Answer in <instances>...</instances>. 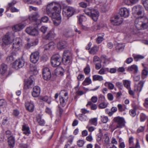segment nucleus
I'll return each mask as SVG.
<instances>
[{"label": "nucleus", "instance_id": "obj_1", "mask_svg": "<svg viewBox=\"0 0 148 148\" xmlns=\"http://www.w3.org/2000/svg\"><path fill=\"white\" fill-rule=\"evenodd\" d=\"M61 10L60 5L56 2H52L47 5L46 10L47 14L52 18L54 24L59 25L61 22L60 15Z\"/></svg>", "mask_w": 148, "mask_h": 148}, {"label": "nucleus", "instance_id": "obj_2", "mask_svg": "<svg viewBox=\"0 0 148 148\" xmlns=\"http://www.w3.org/2000/svg\"><path fill=\"white\" fill-rule=\"evenodd\" d=\"M135 24L138 29H146L148 27V19L143 16L137 17L135 20Z\"/></svg>", "mask_w": 148, "mask_h": 148}, {"label": "nucleus", "instance_id": "obj_3", "mask_svg": "<svg viewBox=\"0 0 148 148\" xmlns=\"http://www.w3.org/2000/svg\"><path fill=\"white\" fill-rule=\"evenodd\" d=\"M84 11L86 15L90 16L94 21H96L98 19L99 14L97 10L87 8L85 9Z\"/></svg>", "mask_w": 148, "mask_h": 148}, {"label": "nucleus", "instance_id": "obj_4", "mask_svg": "<svg viewBox=\"0 0 148 148\" xmlns=\"http://www.w3.org/2000/svg\"><path fill=\"white\" fill-rule=\"evenodd\" d=\"M60 105L64 107L66 104L69 98L68 93L65 90L61 91L60 93Z\"/></svg>", "mask_w": 148, "mask_h": 148}, {"label": "nucleus", "instance_id": "obj_5", "mask_svg": "<svg viewBox=\"0 0 148 148\" xmlns=\"http://www.w3.org/2000/svg\"><path fill=\"white\" fill-rule=\"evenodd\" d=\"M62 61V57L58 54L53 55L51 58V63L55 67L59 66Z\"/></svg>", "mask_w": 148, "mask_h": 148}, {"label": "nucleus", "instance_id": "obj_6", "mask_svg": "<svg viewBox=\"0 0 148 148\" xmlns=\"http://www.w3.org/2000/svg\"><path fill=\"white\" fill-rule=\"evenodd\" d=\"M132 13L135 16L136 15L139 16L142 15L143 16L144 14L143 8V7L139 5L135 6L132 8Z\"/></svg>", "mask_w": 148, "mask_h": 148}, {"label": "nucleus", "instance_id": "obj_7", "mask_svg": "<svg viewBox=\"0 0 148 148\" xmlns=\"http://www.w3.org/2000/svg\"><path fill=\"white\" fill-rule=\"evenodd\" d=\"M114 122L117 123L116 128H121L125 125V121L124 119L119 116L114 118L113 119Z\"/></svg>", "mask_w": 148, "mask_h": 148}, {"label": "nucleus", "instance_id": "obj_8", "mask_svg": "<svg viewBox=\"0 0 148 148\" xmlns=\"http://www.w3.org/2000/svg\"><path fill=\"white\" fill-rule=\"evenodd\" d=\"M42 74L44 79L46 80H49L51 77L50 70L47 67L44 68L42 70Z\"/></svg>", "mask_w": 148, "mask_h": 148}, {"label": "nucleus", "instance_id": "obj_9", "mask_svg": "<svg viewBox=\"0 0 148 148\" xmlns=\"http://www.w3.org/2000/svg\"><path fill=\"white\" fill-rule=\"evenodd\" d=\"M24 64V60L21 59L16 60L13 64L12 67L15 69H17L22 68Z\"/></svg>", "mask_w": 148, "mask_h": 148}, {"label": "nucleus", "instance_id": "obj_10", "mask_svg": "<svg viewBox=\"0 0 148 148\" xmlns=\"http://www.w3.org/2000/svg\"><path fill=\"white\" fill-rule=\"evenodd\" d=\"M39 53L38 51L32 53L30 58L31 62L33 63H36L39 60Z\"/></svg>", "mask_w": 148, "mask_h": 148}, {"label": "nucleus", "instance_id": "obj_11", "mask_svg": "<svg viewBox=\"0 0 148 148\" xmlns=\"http://www.w3.org/2000/svg\"><path fill=\"white\" fill-rule=\"evenodd\" d=\"M40 16V14L37 12L33 13L28 17V18L30 21L31 22H36L38 24L39 22V18Z\"/></svg>", "mask_w": 148, "mask_h": 148}, {"label": "nucleus", "instance_id": "obj_12", "mask_svg": "<svg viewBox=\"0 0 148 148\" xmlns=\"http://www.w3.org/2000/svg\"><path fill=\"white\" fill-rule=\"evenodd\" d=\"M25 30L28 34L32 36H36L38 34V31L33 27H27Z\"/></svg>", "mask_w": 148, "mask_h": 148}, {"label": "nucleus", "instance_id": "obj_13", "mask_svg": "<svg viewBox=\"0 0 148 148\" xmlns=\"http://www.w3.org/2000/svg\"><path fill=\"white\" fill-rule=\"evenodd\" d=\"M111 22L114 25H119L122 23L123 18L120 16H115L113 19L111 20Z\"/></svg>", "mask_w": 148, "mask_h": 148}, {"label": "nucleus", "instance_id": "obj_14", "mask_svg": "<svg viewBox=\"0 0 148 148\" xmlns=\"http://www.w3.org/2000/svg\"><path fill=\"white\" fill-rule=\"evenodd\" d=\"M119 13L121 16L127 17L129 15V10L125 8H122L120 9Z\"/></svg>", "mask_w": 148, "mask_h": 148}, {"label": "nucleus", "instance_id": "obj_15", "mask_svg": "<svg viewBox=\"0 0 148 148\" xmlns=\"http://www.w3.org/2000/svg\"><path fill=\"white\" fill-rule=\"evenodd\" d=\"M40 92V88L38 86H36L33 88L32 94L33 97H37L39 96Z\"/></svg>", "mask_w": 148, "mask_h": 148}, {"label": "nucleus", "instance_id": "obj_16", "mask_svg": "<svg viewBox=\"0 0 148 148\" xmlns=\"http://www.w3.org/2000/svg\"><path fill=\"white\" fill-rule=\"evenodd\" d=\"M25 107L27 110L30 112H33L34 109V103L31 102H27L25 103Z\"/></svg>", "mask_w": 148, "mask_h": 148}, {"label": "nucleus", "instance_id": "obj_17", "mask_svg": "<svg viewBox=\"0 0 148 148\" xmlns=\"http://www.w3.org/2000/svg\"><path fill=\"white\" fill-rule=\"evenodd\" d=\"M3 44L8 45L11 44L12 42V40L10 38L8 34H6L4 36L2 39Z\"/></svg>", "mask_w": 148, "mask_h": 148}, {"label": "nucleus", "instance_id": "obj_18", "mask_svg": "<svg viewBox=\"0 0 148 148\" xmlns=\"http://www.w3.org/2000/svg\"><path fill=\"white\" fill-rule=\"evenodd\" d=\"M25 25L23 23H19L14 26L12 27V29L14 32L19 31L24 28Z\"/></svg>", "mask_w": 148, "mask_h": 148}, {"label": "nucleus", "instance_id": "obj_19", "mask_svg": "<svg viewBox=\"0 0 148 148\" xmlns=\"http://www.w3.org/2000/svg\"><path fill=\"white\" fill-rule=\"evenodd\" d=\"M34 81L32 79H28L25 81L24 88L25 89H29L32 87L33 85Z\"/></svg>", "mask_w": 148, "mask_h": 148}, {"label": "nucleus", "instance_id": "obj_20", "mask_svg": "<svg viewBox=\"0 0 148 148\" xmlns=\"http://www.w3.org/2000/svg\"><path fill=\"white\" fill-rule=\"evenodd\" d=\"M66 42L64 40H60L57 43V47L58 49H62L65 48L67 47Z\"/></svg>", "mask_w": 148, "mask_h": 148}, {"label": "nucleus", "instance_id": "obj_21", "mask_svg": "<svg viewBox=\"0 0 148 148\" xmlns=\"http://www.w3.org/2000/svg\"><path fill=\"white\" fill-rule=\"evenodd\" d=\"M22 130L23 134L27 136L31 133V131L28 125L25 124L22 125Z\"/></svg>", "mask_w": 148, "mask_h": 148}, {"label": "nucleus", "instance_id": "obj_22", "mask_svg": "<svg viewBox=\"0 0 148 148\" xmlns=\"http://www.w3.org/2000/svg\"><path fill=\"white\" fill-rule=\"evenodd\" d=\"M64 70L62 68H58L56 69L54 72L55 74L57 76H62L64 75Z\"/></svg>", "mask_w": 148, "mask_h": 148}, {"label": "nucleus", "instance_id": "obj_23", "mask_svg": "<svg viewBox=\"0 0 148 148\" xmlns=\"http://www.w3.org/2000/svg\"><path fill=\"white\" fill-rule=\"evenodd\" d=\"M38 43L37 41L34 40H30L25 45L26 47L29 49L32 46L36 45Z\"/></svg>", "mask_w": 148, "mask_h": 148}, {"label": "nucleus", "instance_id": "obj_24", "mask_svg": "<svg viewBox=\"0 0 148 148\" xmlns=\"http://www.w3.org/2000/svg\"><path fill=\"white\" fill-rule=\"evenodd\" d=\"M8 143L9 146L10 148H13L14 146L15 140L14 138L10 136L8 138Z\"/></svg>", "mask_w": 148, "mask_h": 148}, {"label": "nucleus", "instance_id": "obj_25", "mask_svg": "<svg viewBox=\"0 0 148 148\" xmlns=\"http://www.w3.org/2000/svg\"><path fill=\"white\" fill-rule=\"evenodd\" d=\"M8 67L6 65L2 64L0 66V73L3 75L5 74L7 71Z\"/></svg>", "mask_w": 148, "mask_h": 148}, {"label": "nucleus", "instance_id": "obj_26", "mask_svg": "<svg viewBox=\"0 0 148 148\" xmlns=\"http://www.w3.org/2000/svg\"><path fill=\"white\" fill-rule=\"evenodd\" d=\"M66 14L68 16H71L73 15L75 10L74 8L69 7L66 8Z\"/></svg>", "mask_w": 148, "mask_h": 148}, {"label": "nucleus", "instance_id": "obj_27", "mask_svg": "<svg viewBox=\"0 0 148 148\" xmlns=\"http://www.w3.org/2000/svg\"><path fill=\"white\" fill-rule=\"evenodd\" d=\"M127 70L136 73H137L138 71V67L137 65L134 64L129 66L127 68Z\"/></svg>", "mask_w": 148, "mask_h": 148}, {"label": "nucleus", "instance_id": "obj_28", "mask_svg": "<svg viewBox=\"0 0 148 148\" xmlns=\"http://www.w3.org/2000/svg\"><path fill=\"white\" fill-rule=\"evenodd\" d=\"M62 60L64 64L65 65L69 64L71 60V57L69 56H63L62 58Z\"/></svg>", "mask_w": 148, "mask_h": 148}, {"label": "nucleus", "instance_id": "obj_29", "mask_svg": "<svg viewBox=\"0 0 148 148\" xmlns=\"http://www.w3.org/2000/svg\"><path fill=\"white\" fill-rule=\"evenodd\" d=\"M104 35L103 33L98 34V37L96 39V42L97 43L100 44L103 40Z\"/></svg>", "mask_w": 148, "mask_h": 148}, {"label": "nucleus", "instance_id": "obj_30", "mask_svg": "<svg viewBox=\"0 0 148 148\" xmlns=\"http://www.w3.org/2000/svg\"><path fill=\"white\" fill-rule=\"evenodd\" d=\"M125 46L124 44L118 43L116 47L117 51L118 52L123 51L124 48Z\"/></svg>", "mask_w": 148, "mask_h": 148}, {"label": "nucleus", "instance_id": "obj_31", "mask_svg": "<svg viewBox=\"0 0 148 148\" xmlns=\"http://www.w3.org/2000/svg\"><path fill=\"white\" fill-rule=\"evenodd\" d=\"M123 83L124 86L127 89L130 88L131 82L128 80L125 79L123 80Z\"/></svg>", "mask_w": 148, "mask_h": 148}, {"label": "nucleus", "instance_id": "obj_32", "mask_svg": "<svg viewBox=\"0 0 148 148\" xmlns=\"http://www.w3.org/2000/svg\"><path fill=\"white\" fill-rule=\"evenodd\" d=\"M16 53L15 52H13L10 55L8 56L7 60L8 62H12L16 58Z\"/></svg>", "mask_w": 148, "mask_h": 148}, {"label": "nucleus", "instance_id": "obj_33", "mask_svg": "<svg viewBox=\"0 0 148 148\" xmlns=\"http://www.w3.org/2000/svg\"><path fill=\"white\" fill-rule=\"evenodd\" d=\"M55 45V44L53 42H51L46 45L45 50L53 49L54 48Z\"/></svg>", "mask_w": 148, "mask_h": 148}, {"label": "nucleus", "instance_id": "obj_34", "mask_svg": "<svg viewBox=\"0 0 148 148\" xmlns=\"http://www.w3.org/2000/svg\"><path fill=\"white\" fill-rule=\"evenodd\" d=\"M106 112L110 116H112L113 113L116 112L117 110V108L116 107H113L111 109V111H108V109L106 110Z\"/></svg>", "mask_w": 148, "mask_h": 148}, {"label": "nucleus", "instance_id": "obj_35", "mask_svg": "<svg viewBox=\"0 0 148 148\" xmlns=\"http://www.w3.org/2000/svg\"><path fill=\"white\" fill-rule=\"evenodd\" d=\"M99 49L98 47L97 46H94L90 49L89 51V52L90 54L94 55L98 51Z\"/></svg>", "mask_w": 148, "mask_h": 148}, {"label": "nucleus", "instance_id": "obj_36", "mask_svg": "<svg viewBox=\"0 0 148 148\" xmlns=\"http://www.w3.org/2000/svg\"><path fill=\"white\" fill-rule=\"evenodd\" d=\"M92 79L93 81H101L103 80V78L102 76L95 75L93 76Z\"/></svg>", "mask_w": 148, "mask_h": 148}, {"label": "nucleus", "instance_id": "obj_37", "mask_svg": "<svg viewBox=\"0 0 148 148\" xmlns=\"http://www.w3.org/2000/svg\"><path fill=\"white\" fill-rule=\"evenodd\" d=\"M101 8L103 12H105L108 10L109 8L108 4L106 3H101L100 4Z\"/></svg>", "mask_w": 148, "mask_h": 148}, {"label": "nucleus", "instance_id": "obj_38", "mask_svg": "<svg viewBox=\"0 0 148 148\" xmlns=\"http://www.w3.org/2000/svg\"><path fill=\"white\" fill-rule=\"evenodd\" d=\"M55 34H54L53 32H49L45 36V38L47 39L51 40V39L53 38Z\"/></svg>", "mask_w": 148, "mask_h": 148}, {"label": "nucleus", "instance_id": "obj_39", "mask_svg": "<svg viewBox=\"0 0 148 148\" xmlns=\"http://www.w3.org/2000/svg\"><path fill=\"white\" fill-rule=\"evenodd\" d=\"M91 106L90 108L92 110H96L97 108V105L96 104L92 103L90 101H89L88 102V103L86 105V106Z\"/></svg>", "mask_w": 148, "mask_h": 148}, {"label": "nucleus", "instance_id": "obj_40", "mask_svg": "<svg viewBox=\"0 0 148 148\" xmlns=\"http://www.w3.org/2000/svg\"><path fill=\"white\" fill-rule=\"evenodd\" d=\"M13 44H16V45H19L22 46V40L21 38H14L13 41Z\"/></svg>", "mask_w": 148, "mask_h": 148}, {"label": "nucleus", "instance_id": "obj_41", "mask_svg": "<svg viewBox=\"0 0 148 148\" xmlns=\"http://www.w3.org/2000/svg\"><path fill=\"white\" fill-rule=\"evenodd\" d=\"M92 83L91 79L89 77H87L85 78L82 84L84 86H86L91 84Z\"/></svg>", "mask_w": 148, "mask_h": 148}, {"label": "nucleus", "instance_id": "obj_42", "mask_svg": "<svg viewBox=\"0 0 148 148\" xmlns=\"http://www.w3.org/2000/svg\"><path fill=\"white\" fill-rule=\"evenodd\" d=\"M145 82L143 81H140L138 84L137 87V90L139 91H141L143 85L144 84Z\"/></svg>", "mask_w": 148, "mask_h": 148}, {"label": "nucleus", "instance_id": "obj_43", "mask_svg": "<svg viewBox=\"0 0 148 148\" xmlns=\"http://www.w3.org/2000/svg\"><path fill=\"white\" fill-rule=\"evenodd\" d=\"M117 107L119 111L120 112H122L123 111H125V109H126V106L125 105L123 106L121 104H118Z\"/></svg>", "mask_w": 148, "mask_h": 148}, {"label": "nucleus", "instance_id": "obj_44", "mask_svg": "<svg viewBox=\"0 0 148 148\" xmlns=\"http://www.w3.org/2000/svg\"><path fill=\"white\" fill-rule=\"evenodd\" d=\"M101 59L104 61L103 63L105 64H108L109 63V59L108 58L107 56L103 55L101 56Z\"/></svg>", "mask_w": 148, "mask_h": 148}, {"label": "nucleus", "instance_id": "obj_45", "mask_svg": "<svg viewBox=\"0 0 148 148\" xmlns=\"http://www.w3.org/2000/svg\"><path fill=\"white\" fill-rule=\"evenodd\" d=\"M49 20V18L47 16H44L42 17L41 19H39V22L38 23V25H39L42 22L44 23L47 22Z\"/></svg>", "mask_w": 148, "mask_h": 148}, {"label": "nucleus", "instance_id": "obj_46", "mask_svg": "<svg viewBox=\"0 0 148 148\" xmlns=\"http://www.w3.org/2000/svg\"><path fill=\"white\" fill-rule=\"evenodd\" d=\"M37 121L39 124L41 125H43L45 123L44 120L40 116L37 118Z\"/></svg>", "mask_w": 148, "mask_h": 148}, {"label": "nucleus", "instance_id": "obj_47", "mask_svg": "<svg viewBox=\"0 0 148 148\" xmlns=\"http://www.w3.org/2000/svg\"><path fill=\"white\" fill-rule=\"evenodd\" d=\"M79 119L80 120L82 121H86L88 120L87 116L82 114H81L79 115Z\"/></svg>", "mask_w": 148, "mask_h": 148}, {"label": "nucleus", "instance_id": "obj_48", "mask_svg": "<svg viewBox=\"0 0 148 148\" xmlns=\"http://www.w3.org/2000/svg\"><path fill=\"white\" fill-rule=\"evenodd\" d=\"M90 68L88 64H87L86 67L84 69V72L86 75L89 74L90 72Z\"/></svg>", "mask_w": 148, "mask_h": 148}, {"label": "nucleus", "instance_id": "obj_49", "mask_svg": "<svg viewBox=\"0 0 148 148\" xmlns=\"http://www.w3.org/2000/svg\"><path fill=\"white\" fill-rule=\"evenodd\" d=\"M21 47L22 46L20 45H19L13 44L12 49L14 51H18L21 49Z\"/></svg>", "mask_w": 148, "mask_h": 148}, {"label": "nucleus", "instance_id": "obj_50", "mask_svg": "<svg viewBox=\"0 0 148 148\" xmlns=\"http://www.w3.org/2000/svg\"><path fill=\"white\" fill-rule=\"evenodd\" d=\"M133 56L134 57L135 61H137L140 59H143L144 58V57L140 55H136L133 54Z\"/></svg>", "mask_w": 148, "mask_h": 148}, {"label": "nucleus", "instance_id": "obj_51", "mask_svg": "<svg viewBox=\"0 0 148 148\" xmlns=\"http://www.w3.org/2000/svg\"><path fill=\"white\" fill-rule=\"evenodd\" d=\"M148 71L147 70L146 68H145L144 69H143L142 72V78L143 79H145L146 77L148 75Z\"/></svg>", "mask_w": 148, "mask_h": 148}, {"label": "nucleus", "instance_id": "obj_52", "mask_svg": "<svg viewBox=\"0 0 148 148\" xmlns=\"http://www.w3.org/2000/svg\"><path fill=\"white\" fill-rule=\"evenodd\" d=\"M97 118H93L90 120L89 122L90 123H91L92 124L96 126L97 123Z\"/></svg>", "mask_w": 148, "mask_h": 148}, {"label": "nucleus", "instance_id": "obj_53", "mask_svg": "<svg viewBox=\"0 0 148 148\" xmlns=\"http://www.w3.org/2000/svg\"><path fill=\"white\" fill-rule=\"evenodd\" d=\"M42 99L43 101L47 102L49 104H50L51 102V99L47 96L42 97Z\"/></svg>", "mask_w": 148, "mask_h": 148}, {"label": "nucleus", "instance_id": "obj_54", "mask_svg": "<svg viewBox=\"0 0 148 148\" xmlns=\"http://www.w3.org/2000/svg\"><path fill=\"white\" fill-rule=\"evenodd\" d=\"M105 85L106 86L108 85L109 88L111 90L114 89V84L111 83L109 82H106L105 83Z\"/></svg>", "mask_w": 148, "mask_h": 148}, {"label": "nucleus", "instance_id": "obj_55", "mask_svg": "<svg viewBox=\"0 0 148 148\" xmlns=\"http://www.w3.org/2000/svg\"><path fill=\"white\" fill-rule=\"evenodd\" d=\"M123 84L121 82H117L116 84V86L119 89L121 90L123 88Z\"/></svg>", "mask_w": 148, "mask_h": 148}, {"label": "nucleus", "instance_id": "obj_56", "mask_svg": "<svg viewBox=\"0 0 148 148\" xmlns=\"http://www.w3.org/2000/svg\"><path fill=\"white\" fill-rule=\"evenodd\" d=\"M143 5L145 8L147 10H148V0H142Z\"/></svg>", "mask_w": 148, "mask_h": 148}, {"label": "nucleus", "instance_id": "obj_57", "mask_svg": "<svg viewBox=\"0 0 148 148\" xmlns=\"http://www.w3.org/2000/svg\"><path fill=\"white\" fill-rule=\"evenodd\" d=\"M23 1L28 4H33L35 2V0H23Z\"/></svg>", "mask_w": 148, "mask_h": 148}, {"label": "nucleus", "instance_id": "obj_58", "mask_svg": "<svg viewBox=\"0 0 148 148\" xmlns=\"http://www.w3.org/2000/svg\"><path fill=\"white\" fill-rule=\"evenodd\" d=\"M140 121L141 122L144 121L146 119V116L143 113H141L140 115Z\"/></svg>", "mask_w": 148, "mask_h": 148}, {"label": "nucleus", "instance_id": "obj_59", "mask_svg": "<svg viewBox=\"0 0 148 148\" xmlns=\"http://www.w3.org/2000/svg\"><path fill=\"white\" fill-rule=\"evenodd\" d=\"M107 106V104L105 102H102L99 105V107L101 108H104Z\"/></svg>", "mask_w": 148, "mask_h": 148}, {"label": "nucleus", "instance_id": "obj_60", "mask_svg": "<svg viewBox=\"0 0 148 148\" xmlns=\"http://www.w3.org/2000/svg\"><path fill=\"white\" fill-rule=\"evenodd\" d=\"M98 73L100 75H104L106 73L105 72V70L104 68H102L98 72Z\"/></svg>", "mask_w": 148, "mask_h": 148}, {"label": "nucleus", "instance_id": "obj_61", "mask_svg": "<svg viewBox=\"0 0 148 148\" xmlns=\"http://www.w3.org/2000/svg\"><path fill=\"white\" fill-rule=\"evenodd\" d=\"M98 98L97 96H92L91 99V102L93 103H96L97 101Z\"/></svg>", "mask_w": 148, "mask_h": 148}, {"label": "nucleus", "instance_id": "obj_62", "mask_svg": "<svg viewBox=\"0 0 148 148\" xmlns=\"http://www.w3.org/2000/svg\"><path fill=\"white\" fill-rule=\"evenodd\" d=\"M47 27L45 26H42L40 29V30L43 33H45L47 31Z\"/></svg>", "mask_w": 148, "mask_h": 148}, {"label": "nucleus", "instance_id": "obj_63", "mask_svg": "<svg viewBox=\"0 0 148 148\" xmlns=\"http://www.w3.org/2000/svg\"><path fill=\"white\" fill-rule=\"evenodd\" d=\"M130 115L132 117H134L136 114L135 110L134 109H132L130 110Z\"/></svg>", "mask_w": 148, "mask_h": 148}, {"label": "nucleus", "instance_id": "obj_64", "mask_svg": "<svg viewBox=\"0 0 148 148\" xmlns=\"http://www.w3.org/2000/svg\"><path fill=\"white\" fill-rule=\"evenodd\" d=\"M79 6L82 8H85L87 6V4L84 2H82L79 3Z\"/></svg>", "mask_w": 148, "mask_h": 148}]
</instances>
